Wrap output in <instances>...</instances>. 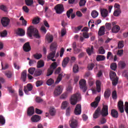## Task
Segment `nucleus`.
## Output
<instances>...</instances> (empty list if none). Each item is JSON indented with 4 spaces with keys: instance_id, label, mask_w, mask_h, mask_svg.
Wrapping results in <instances>:
<instances>
[{
    "instance_id": "nucleus-1",
    "label": "nucleus",
    "mask_w": 128,
    "mask_h": 128,
    "mask_svg": "<svg viewBox=\"0 0 128 128\" xmlns=\"http://www.w3.org/2000/svg\"><path fill=\"white\" fill-rule=\"evenodd\" d=\"M100 114L102 116H108V105H103L102 110H100V108L98 107L93 114L94 118H98Z\"/></svg>"
},
{
    "instance_id": "nucleus-2",
    "label": "nucleus",
    "mask_w": 128,
    "mask_h": 128,
    "mask_svg": "<svg viewBox=\"0 0 128 128\" xmlns=\"http://www.w3.org/2000/svg\"><path fill=\"white\" fill-rule=\"evenodd\" d=\"M28 35L30 38L34 36L36 38H40V35L38 34V30L34 26H30L28 28Z\"/></svg>"
},
{
    "instance_id": "nucleus-3",
    "label": "nucleus",
    "mask_w": 128,
    "mask_h": 128,
    "mask_svg": "<svg viewBox=\"0 0 128 128\" xmlns=\"http://www.w3.org/2000/svg\"><path fill=\"white\" fill-rule=\"evenodd\" d=\"M56 43L54 42L52 43L50 46V48L52 51L48 55V56L47 58L48 60H51L52 62H56V59H54V58L56 56Z\"/></svg>"
},
{
    "instance_id": "nucleus-4",
    "label": "nucleus",
    "mask_w": 128,
    "mask_h": 128,
    "mask_svg": "<svg viewBox=\"0 0 128 128\" xmlns=\"http://www.w3.org/2000/svg\"><path fill=\"white\" fill-rule=\"evenodd\" d=\"M80 94L77 92L74 94L70 98V102L72 106H76L78 100H80Z\"/></svg>"
},
{
    "instance_id": "nucleus-5",
    "label": "nucleus",
    "mask_w": 128,
    "mask_h": 128,
    "mask_svg": "<svg viewBox=\"0 0 128 128\" xmlns=\"http://www.w3.org/2000/svg\"><path fill=\"white\" fill-rule=\"evenodd\" d=\"M80 88L83 92H86L88 90V86H86V80L82 79L79 82Z\"/></svg>"
},
{
    "instance_id": "nucleus-6",
    "label": "nucleus",
    "mask_w": 128,
    "mask_h": 128,
    "mask_svg": "<svg viewBox=\"0 0 128 128\" xmlns=\"http://www.w3.org/2000/svg\"><path fill=\"white\" fill-rule=\"evenodd\" d=\"M54 10L56 12V13L58 14H60L64 12V8L62 4H58L54 7Z\"/></svg>"
},
{
    "instance_id": "nucleus-7",
    "label": "nucleus",
    "mask_w": 128,
    "mask_h": 128,
    "mask_svg": "<svg viewBox=\"0 0 128 128\" xmlns=\"http://www.w3.org/2000/svg\"><path fill=\"white\" fill-rule=\"evenodd\" d=\"M62 92V86H57L54 92V96H58Z\"/></svg>"
},
{
    "instance_id": "nucleus-8",
    "label": "nucleus",
    "mask_w": 128,
    "mask_h": 128,
    "mask_svg": "<svg viewBox=\"0 0 128 128\" xmlns=\"http://www.w3.org/2000/svg\"><path fill=\"white\" fill-rule=\"evenodd\" d=\"M32 90V85L30 84H28L27 86H24V91L26 94H30L29 92Z\"/></svg>"
},
{
    "instance_id": "nucleus-9",
    "label": "nucleus",
    "mask_w": 128,
    "mask_h": 128,
    "mask_svg": "<svg viewBox=\"0 0 128 128\" xmlns=\"http://www.w3.org/2000/svg\"><path fill=\"white\" fill-rule=\"evenodd\" d=\"M10 22V20L6 17L2 18L1 20V24L4 27L8 26Z\"/></svg>"
},
{
    "instance_id": "nucleus-10",
    "label": "nucleus",
    "mask_w": 128,
    "mask_h": 128,
    "mask_svg": "<svg viewBox=\"0 0 128 128\" xmlns=\"http://www.w3.org/2000/svg\"><path fill=\"white\" fill-rule=\"evenodd\" d=\"M70 126L71 128H78V120L72 117L71 120L69 122Z\"/></svg>"
},
{
    "instance_id": "nucleus-11",
    "label": "nucleus",
    "mask_w": 128,
    "mask_h": 128,
    "mask_svg": "<svg viewBox=\"0 0 128 128\" xmlns=\"http://www.w3.org/2000/svg\"><path fill=\"white\" fill-rule=\"evenodd\" d=\"M74 112L76 116H80L82 114V105L78 104L74 110Z\"/></svg>"
},
{
    "instance_id": "nucleus-12",
    "label": "nucleus",
    "mask_w": 128,
    "mask_h": 128,
    "mask_svg": "<svg viewBox=\"0 0 128 128\" xmlns=\"http://www.w3.org/2000/svg\"><path fill=\"white\" fill-rule=\"evenodd\" d=\"M23 50L26 52H30L32 48H30V42H27L24 44Z\"/></svg>"
},
{
    "instance_id": "nucleus-13",
    "label": "nucleus",
    "mask_w": 128,
    "mask_h": 128,
    "mask_svg": "<svg viewBox=\"0 0 128 128\" xmlns=\"http://www.w3.org/2000/svg\"><path fill=\"white\" fill-rule=\"evenodd\" d=\"M100 14H101V16L102 18H106V16H108V10L106 8H102L100 9Z\"/></svg>"
},
{
    "instance_id": "nucleus-14",
    "label": "nucleus",
    "mask_w": 128,
    "mask_h": 128,
    "mask_svg": "<svg viewBox=\"0 0 128 128\" xmlns=\"http://www.w3.org/2000/svg\"><path fill=\"white\" fill-rule=\"evenodd\" d=\"M118 106L121 113L124 112V102L120 100L118 102Z\"/></svg>"
},
{
    "instance_id": "nucleus-15",
    "label": "nucleus",
    "mask_w": 128,
    "mask_h": 128,
    "mask_svg": "<svg viewBox=\"0 0 128 128\" xmlns=\"http://www.w3.org/2000/svg\"><path fill=\"white\" fill-rule=\"evenodd\" d=\"M31 120L33 122H38L40 120V117L38 115H34L31 118Z\"/></svg>"
},
{
    "instance_id": "nucleus-16",
    "label": "nucleus",
    "mask_w": 128,
    "mask_h": 128,
    "mask_svg": "<svg viewBox=\"0 0 128 128\" xmlns=\"http://www.w3.org/2000/svg\"><path fill=\"white\" fill-rule=\"evenodd\" d=\"M34 114V108L33 106H30L27 110V114L30 116H32Z\"/></svg>"
},
{
    "instance_id": "nucleus-17",
    "label": "nucleus",
    "mask_w": 128,
    "mask_h": 128,
    "mask_svg": "<svg viewBox=\"0 0 128 128\" xmlns=\"http://www.w3.org/2000/svg\"><path fill=\"white\" fill-rule=\"evenodd\" d=\"M70 62V58L68 57L65 58L62 62V66L66 68L68 66V64Z\"/></svg>"
},
{
    "instance_id": "nucleus-18",
    "label": "nucleus",
    "mask_w": 128,
    "mask_h": 128,
    "mask_svg": "<svg viewBox=\"0 0 128 128\" xmlns=\"http://www.w3.org/2000/svg\"><path fill=\"white\" fill-rule=\"evenodd\" d=\"M111 115L114 118H118V112L114 109H112L111 110Z\"/></svg>"
},
{
    "instance_id": "nucleus-19",
    "label": "nucleus",
    "mask_w": 128,
    "mask_h": 128,
    "mask_svg": "<svg viewBox=\"0 0 128 128\" xmlns=\"http://www.w3.org/2000/svg\"><path fill=\"white\" fill-rule=\"evenodd\" d=\"M102 85V83L100 80H97L96 81V90L98 92H100L102 90V88H100V86Z\"/></svg>"
},
{
    "instance_id": "nucleus-20",
    "label": "nucleus",
    "mask_w": 128,
    "mask_h": 128,
    "mask_svg": "<svg viewBox=\"0 0 128 128\" xmlns=\"http://www.w3.org/2000/svg\"><path fill=\"white\" fill-rule=\"evenodd\" d=\"M118 66L119 68H121L122 70H124L126 66V62L124 61H120L118 64Z\"/></svg>"
},
{
    "instance_id": "nucleus-21",
    "label": "nucleus",
    "mask_w": 128,
    "mask_h": 128,
    "mask_svg": "<svg viewBox=\"0 0 128 128\" xmlns=\"http://www.w3.org/2000/svg\"><path fill=\"white\" fill-rule=\"evenodd\" d=\"M120 26L116 25L112 27V32L116 33L120 32Z\"/></svg>"
},
{
    "instance_id": "nucleus-22",
    "label": "nucleus",
    "mask_w": 128,
    "mask_h": 128,
    "mask_svg": "<svg viewBox=\"0 0 128 128\" xmlns=\"http://www.w3.org/2000/svg\"><path fill=\"white\" fill-rule=\"evenodd\" d=\"M86 52L88 56H92L94 54V46H92L91 48H88L86 50Z\"/></svg>"
},
{
    "instance_id": "nucleus-23",
    "label": "nucleus",
    "mask_w": 128,
    "mask_h": 128,
    "mask_svg": "<svg viewBox=\"0 0 128 128\" xmlns=\"http://www.w3.org/2000/svg\"><path fill=\"white\" fill-rule=\"evenodd\" d=\"M44 60H40L38 62L37 68H44Z\"/></svg>"
},
{
    "instance_id": "nucleus-24",
    "label": "nucleus",
    "mask_w": 128,
    "mask_h": 128,
    "mask_svg": "<svg viewBox=\"0 0 128 128\" xmlns=\"http://www.w3.org/2000/svg\"><path fill=\"white\" fill-rule=\"evenodd\" d=\"M97 62H102L106 60V56L102 55H98L96 58Z\"/></svg>"
},
{
    "instance_id": "nucleus-25",
    "label": "nucleus",
    "mask_w": 128,
    "mask_h": 128,
    "mask_svg": "<svg viewBox=\"0 0 128 128\" xmlns=\"http://www.w3.org/2000/svg\"><path fill=\"white\" fill-rule=\"evenodd\" d=\"M110 96V90L107 89L104 92V98H108Z\"/></svg>"
},
{
    "instance_id": "nucleus-26",
    "label": "nucleus",
    "mask_w": 128,
    "mask_h": 128,
    "mask_svg": "<svg viewBox=\"0 0 128 128\" xmlns=\"http://www.w3.org/2000/svg\"><path fill=\"white\" fill-rule=\"evenodd\" d=\"M21 79L23 82H26V70H24L22 72Z\"/></svg>"
},
{
    "instance_id": "nucleus-27",
    "label": "nucleus",
    "mask_w": 128,
    "mask_h": 128,
    "mask_svg": "<svg viewBox=\"0 0 128 128\" xmlns=\"http://www.w3.org/2000/svg\"><path fill=\"white\" fill-rule=\"evenodd\" d=\"M42 74V70L38 69L34 72V76H40Z\"/></svg>"
},
{
    "instance_id": "nucleus-28",
    "label": "nucleus",
    "mask_w": 128,
    "mask_h": 128,
    "mask_svg": "<svg viewBox=\"0 0 128 128\" xmlns=\"http://www.w3.org/2000/svg\"><path fill=\"white\" fill-rule=\"evenodd\" d=\"M98 34L99 36H104V26H102L100 28Z\"/></svg>"
},
{
    "instance_id": "nucleus-29",
    "label": "nucleus",
    "mask_w": 128,
    "mask_h": 128,
    "mask_svg": "<svg viewBox=\"0 0 128 128\" xmlns=\"http://www.w3.org/2000/svg\"><path fill=\"white\" fill-rule=\"evenodd\" d=\"M8 90L10 94H12V96H16V90H14L12 89V88H8Z\"/></svg>"
},
{
    "instance_id": "nucleus-30",
    "label": "nucleus",
    "mask_w": 128,
    "mask_h": 128,
    "mask_svg": "<svg viewBox=\"0 0 128 128\" xmlns=\"http://www.w3.org/2000/svg\"><path fill=\"white\" fill-rule=\"evenodd\" d=\"M46 38L48 42H52L54 40V36L52 35L46 34Z\"/></svg>"
},
{
    "instance_id": "nucleus-31",
    "label": "nucleus",
    "mask_w": 128,
    "mask_h": 128,
    "mask_svg": "<svg viewBox=\"0 0 128 128\" xmlns=\"http://www.w3.org/2000/svg\"><path fill=\"white\" fill-rule=\"evenodd\" d=\"M62 76H63L62 74L61 73L58 74L57 79L55 82V84H58V82H60V80H62Z\"/></svg>"
},
{
    "instance_id": "nucleus-32",
    "label": "nucleus",
    "mask_w": 128,
    "mask_h": 128,
    "mask_svg": "<svg viewBox=\"0 0 128 128\" xmlns=\"http://www.w3.org/2000/svg\"><path fill=\"white\" fill-rule=\"evenodd\" d=\"M16 34L20 36H24V30L22 28H18Z\"/></svg>"
},
{
    "instance_id": "nucleus-33",
    "label": "nucleus",
    "mask_w": 128,
    "mask_h": 128,
    "mask_svg": "<svg viewBox=\"0 0 128 128\" xmlns=\"http://www.w3.org/2000/svg\"><path fill=\"white\" fill-rule=\"evenodd\" d=\"M110 80H114V78H116V74L114 72H111L110 74Z\"/></svg>"
},
{
    "instance_id": "nucleus-34",
    "label": "nucleus",
    "mask_w": 128,
    "mask_h": 128,
    "mask_svg": "<svg viewBox=\"0 0 128 128\" xmlns=\"http://www.w3.org/2000/svg\"><path fill=\"white\" fill-rule=\"evenodd\" d=\"M40 18L38 17L35 18L32 20V24H38L40 23Z\"/></svg>"
},
{
    "instance_id": "nucleus-35",
    "label": "nucleus",
    "mask_w": 128,
    "mask_h": 128,
    "mask_svg": "<svg viewBox=\"0 0 128 128\" xmlns=\"http://www.w3.org/2000/svg\"><path fill=\"white\" fill-rule=\"evenodd\" d=\"M106 58L107 60H114V55H112V53L110 52H108Z\"/></svg>"
},
{
    "instance_id": "nucleus-36",
    "label": "nucleus",
    "mask_w": 128,
    "mask_h": 128,
    "mask_svg": "<svg viewBox=\"0 0 128 128\" xmlns=\"http://www.w3.org/2000/svg\"><path fill=\"white\" fill-rule=\"evenodd\" d=\"M120 9L116 10L114 12V16H118L121 14Z\"/></svg>"
},
{
    "instance_id": "nucleus-37",
    "label": "nucleus",
    "mask_w": 128,
    "mask_h": 128,
    "mask_svg": "<svg viewBox=\"0 0 128 128\" xmlns=\"http://www.w3.org/2000/svg\"><path fill=\"white\" fill-rule=\"evenodd\" d=\"M91 16L94 18H98V12H96V10H94L92 12Z\"/></svg>"
},
{
    "instance_id": "nucleus-38",
    "label": "nucleus",
    "mask_w": 128,
    "mask_h": 128,
    "mask_svg": "<svg viewBox=\"0 0 128 128\" xmlns=\"http://www.w3.org/2000/svg\"><path fill=\"white\" fill-rule=\"evenodd\" d=\"M112 80V84L113 86H116L118 84V78L116 77L114 79H111Z\"/></svg>"
},
{
    "instance_id": "nucleus-39",
    "label": "nucleus",
    "mask_w": 128,
    "mask_h": 128,
    "mask_svg": "<svg viewBox=\"0 0 128 128\" xmlns=\"http://www.w3.org/2000/svg\"><path fill=\"white\" fill-rule=\"evenodd\" d=\"M0 36L1 38H4L8 36V31L6 30H4L2 32H0Z\"/></svg>"
},
{
    "instance_id": "nucleus-40",
    "label": "nucleus",
    "mask_w": 128,
    "mask_h": 128,
    "mask_svg": "<svg viewBox=\"0 0 128 128\" xmlns=\"http://www.w3.org/2000/svg\"><path fill=\"white\" fill-rule=\"evenodd\" d=\"M68 106V102L66 101H64L62 103V110H65L66 108H67Z\"/></svg>"
},
{
    "instance_id": "nucleus-41",
    "label": "nucleus",
    "mask_w": 128,
    "mask_h": 128,
    "mask_svg": "<svg viewBox=\"0 0 128 128\" xmlns=\"http://www.w3.org/2000/svg\"><path fill=\"white\" fill-rule=\"evenodd\" d=\"M33 56L36 60H40V59L42 58V54H39L36 53V54H34L33 55Z\"/></svg>"
},
{
    "instance_id": "nucleus-42",
    "label": "nucleus",
    "mask_w": 128,
    "mask_h": 128,
    "mask_svg": "<svg viewBox=\"0 0 128 128\" xmlns=\"http://www.w3.org/2000/svg\"><path fill=\"white\" fill-rule=\"evenodd\" d=\"M25 2L26 6H30L34 4V0H25Z\"/></svg>"
},
{
    "instance_id": "nucleus-43",
    "label": "nucleus",
    "mask_w": 128,
    "mask_h": 128,
    "mask_svg": "<svg viewBox=\"0 0 128 128\" xmlns=\"http://www.w3.org/2000/svg\"><path fill=\"white\" fill-rule=\"evenodd\" d=\"M74 12V10L72 8H70L66 12V16L68 18H70V14H72V12Z\"/></svg>"
},
{
    "instance_id": "nucleus-44",
    "label": "nucleus",
    "mask_w": 128,
    "mask_h": 128,
    "mask_svg": "<svg viewBox=\"0 0 128 128\" xmlns=\"http://www.w3.org/2000/svg\"><path fill=\"white\" fill-rule=\"evenodd\" d=\"M124 46V41H119V42H118V48H122Z\"/></svg>"
},
{
    "instance_id": "nucleus-45",
    "label": "nucleus",
    "mask_w": 128,
    "mask_h": 128,
    "mask_svg": "<svg viewBox=\"0 0 128 128\" xmlns=\"http://www.w3.org/2000/svg\"><path fill=\"white\" fill-rule=\"evenodd\" d=\"M54 80L52 78H50L47 80L46 84H48V86H52V84H54Z\"/></svg>"
},
{
    "instance_id": "nucleus-46",
    "label": "nucleus",
    "mask_w": 128,
    "mask_h": 128,
    "mask_svg": "<svg viewBox=\"0 0 128 128\" xmlns=\"http://www.w3.org/2000/svg\"><path fill=\"white\" fill-rule=\"evenodd\" d=\"M94 68V63H90L88 64V70H92V68Z\"/></svg>"
},
{
    "instance_id": "nucleus-47",
    "label": "nucleus",
    "mask_w": 128,
    "mask_h": 128,
    "mask_svg": "<svg viewBox=\"0 0 128 128\" xmlns=\"http://www.w3.org/2000/svg\"><path fill=\"white\" fill-rule=\"evenodd\" d=\"M86 0H80L79 2V6H86Z\"/></svg>"
},
{
    "instance_id": "nucleus-48",
    "label": "nucleus",
    "mask_w": 128,
    "mask_h": 128,
    "mask_svg": "<svg viewBox=\"0 0 128 128\" xmlns=\"http://www.w3.org/2000/svg\"><path fill=\"white\" fill-rule=\"evenodd\" d=\"M0 124L2 125L6 124V119H4V118L2 116H0Z\"/></svg>"
},
{
    "instance_id": "nucleus-49",
    "label": "nucleus",
    "mask_w": 128,
    "mask_h": 128,
    "mask_svg": "<svg viewBox=\"0 0 128 128\" xmlns=\"http://www.w3.org/2000/svg\"><path fill=\"white\" fill-rule=\"evenodd\" d=\"M28 72L30 74H34V72H36V68H30L28 70Z\"/></svg>"
},
{
    "instance_id": "nucleus-50",
    "label": "nucleus",
    "mask_w": 128,
    "mask_h": 128,
    "mask_svg": "<svg viewBox=\"0 0 128 128\" xmlns=\"http://www.w3.org/2000/svg\"><path fill=\"white\" fill-rule=\"evenodd\" d=\"M112 98L113 100H116L118 98V95L116 94V91L114 90L112 92Z\"/></svg>"
},
{
    "instance_id": "nucleus-51",
    "label": "nucleus",
    "mask_w": 128,
    "mask_h": 128,
    "mask_svg": "<svg viewBox=\"0 0 128 128\" xmlns=\"http://www.w3.org/2000/svg\"><path fill=\"white\" fill-rule=\"evenodd\" d=\"M50 116H54L56 114V109L52 108H50Z\"/></svg>"
},
{
    "instance_id": "nucleus-52",
    "label": "nucleus",
    "mask_w": 128,
    "mask_h": 128,
    "mask_svg": "<svg viewBox=\"0 0 128 128\" xmlns=\"http://www.w3.org/2000/svg\"><path fill=\"white\" fill-rule=\"evenodd\" d=\"M53 72H54V70L52 69L51 68H50L48 70L47 74H46L47 76H52Z\"/></svg>"
},
{
    "instance_id": "nucleus-53",
    "label": "nucleus",
    "mask_w": 128,
    "mask_h": 128,
    "mask_svg": "<svg viewBox=\"0 0 128 128\" xmlns=\"http://www.w3.org/2000/svg\"><path fill=\"white\" fill-rule=\"evenodd\" d=\"M100 54H106V50L102 46H100L98 50Z\"/></svg>"
},
{
    "instance_id": "nucleus-54",
    "label": "nucleus",
    "mask_w": 128,
    "mask_h": 128,
    "mask_svg": "<svg viewBox=\"0 0 128 128\" xmlns=\"http://www.w3.org/2000/svg\"><path fill=\"white\" fill-rule=\"evenodd\" d=\"M5 75L8 78H12V74L10 71H7L5 72Z\"/></svg>"
},
{
    "instance_id": "nucleus-55",
    "label": "nucleus",
    "mask_w": 128,
    "mask_h": 128,
    "mask_svg": "<svg viewBox=\"0 0 128 128\" xmlns=\"http://www.w3.org/2000/svg\"><path fill=\"white\" fill-rule=\"evenodd\" d=\"M56 66H58V64L56 62H54L51 64L50 68L53 70H56Z\"/></svg>"
},
{
    "instance_id": "nucleus-56",
    "label": "nucleus",
    "mask_w": 128,
    "mask_h": 128,
    "mask_svg": "<svg viewBox=\"0 0 128 128\" xmlns=\"http://www.w3.org/2000/svg\"><path fill=\"white\" fill-rule=\"evenodd\" d=\"M73 72L75 74H76V72H78V65H74L73 66Z\"/></svg>"
},
{
    "instance_id": "nucleus-57",
    "label": "nucleus",
    "mask_w": 128,
    "mask_h": 128,
    "mask_svg": "<svg viewBox=\"0 0 128 128\" xmlns=\"http://www.w3.org/2000/svg\"><path fill=\"white\" fill-rule=\"evenodd\" d=\"M82 26H80L76 28H75L74 29V32L76 34L77 32H78L80 30H82Z\"/></svg>"
},
{
    "instance_id": "nucleus-58",
    "label": "nucleus",
    "mask_w": 128,
    "mask_h": 128,
    "mask_svg": "<svg viewBox=\"0 0 128 128\" xmlns=\"http://www.w3.org/2000/svg\"><path fill=\"white\" fill-rule=\"evenodd\" d=\"M2 64V70H8V63H6L4 64H4H2V62L1 63Z\"/></svg>"
},
{
    "instance_id": "nucleus-59",
    "label": "nucleus",
    "mask_w": 128,
    "mask_h": 128,
    "mask_svg": "<svg viewBox=\"0 0 128 128\" xmlns=\"http://www.w3.org/2000/svg\"><path fill=\"white\" fill-rule=\"evenodd\" d=\"M110 68H112V70H116V63H112L111 64Z\"/></svg>"
},
{
    "instance_id": "nucleus-60",
    "label": "nucleus",
    "mask_w": 128,
    "mask_h": 128,
    "mask_svg": "<svg viewBox=\"0 0 128 128\" xmlns=\"http://www.w3.org/2000/svg\"><path fill=\"white\" fill-rule=\"evenodd\" d=\"M98 106V103L95 101L91 104V106H92V108H97Z\"/></svg>"
},
{
    "instance_id": "nucleus-61",
    "label": "nucleus",
    "mask_w": 128,
    "mask_h": 128,
    "mask_svg": "<svg viewBox=\"0 0 128 128\" xmlns=\"http://www.w3.org/2000/svg\"><path fill=\"white\" fill-rule=\"evenodd\" d=\"M68 98V94L67 93L63 94L60 96V98L61 100H64V98Z\"/></svg>"
},
{
    "instance_id": "nucleus-62",
    "label": "nucleus",
    "mask_w": 128,
    "mask_h": 128,
    "mask_svg": "<svg viewBox=\"0 0 128 128\" xmlns=\"http://www.w3.org/2000/svg\"><path fill=\"white\" fill-rule=\"evenodd\" d=\"M106 26L107 30H112V24L110 23H106Z\"/></svg>"
},
{
    "instance_id": "nucleus-63",
    "label": "nucleus",
    "mask_w": 128,
    "mask_h": 128,
    "mask_svg": "<svg viewBox=\"0 0 128 128\" xmlns=\"http://www.w3.org/2000/svg\"><path fill=\"white\" fill-rule=\"evenodd\" d=\"M42 84V82L40 80H38L36 82V86H37V88H38V86H40Z\"/></svg>"
},
{
    "instance_id": "nucleus-64",
    "label": "nucleus",
    "mask_w": 128,
    "mask_h": 128,
    "mask_svg": "<svg viewBox=\"0 0 128 128\" xmlns=\"http://www.w3.org/2000/svg\"><path fill=\"white\" fill-rule=\"evenodd\" d=\"M125 106H126L125 112H126V114H128V102H125Z\"/></svg>"
}]
</instances>
